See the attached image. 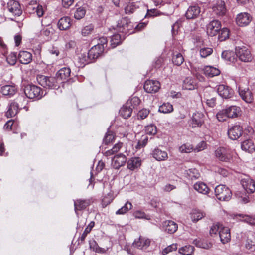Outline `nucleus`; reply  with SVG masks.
Here are the masks:
<instances>
[{
    "mask_svg": "<svg viewBox=\"0 0 255 255\" xmlns=\"http://www.w3.org/2000/svg\"><path fill=\"white\" fill-rule=\"evenodd\" d=\"M220 31L218 39L220 41H223L229 37V30L228 28H224L222 29H221Z\"/></svg>",
    "mask_w": 255,
    "mask_h": 255,
    "instance_id": "obj_58",
    "label": "nucleus"
},
{
    "mask_svg": "<svg viewBox=\"0 0 255 255\" xmlns=\"http://www.w3.org/2000/svg\"><path fill=\"white\" fill-rule=\"evenodd\" d=\"M158 111L162 113H169L173 111V107L172 105L169 103H164L159 107Z\"/></svg>",
    "mask_w": 255,
    "mask_h": 255,
    "instance_id": "obj_46",
    "label": "nucleus"
},
{
    "mask_svg": "<svg viewBox=\"0 0 255 255\" xmlns=\"http://www.w3.org/2000/svg\"><path fill=\"white\" fill-rule=\"evenodd\" d=\"M37 80L41 86L45 88L57 89L59 86L57 79L53 77L39 75L37 77Z\"/></svg>",
    "mask_w": 255,
    "mask_h": 255,
    "instance_id": "obj_1",
    "label": "nucleus"
},
{
    "mask_svg": "<svg viewBox=\"0 0 255 255\" xmlns=\"http://www.w3.org/2000/svg\"><path fill=\"white\" fill-rule=\"evenodd\" d=\"M193 188L198 192L207 194L209 192L210 189L207 185L203 182H197L193 185Z\"/></svg>",
    "mask_w": 255,
    "mask_h": 255,
    "instance_id": "obj_33",
    "label": "nucleus"
},
{
    "mask_svg": "<svg viewBox=\"0 0 255 255\" xmlns=\"http://www.w3.org/2000/svg\"><path fill=\"white\" fill-rule=\"evenodd\" d=\"M221 57L228 62H233L235 60V53L232 51H224L222 53Z\"/></svg>",
    "mask_w": 255,
    "mask_h": 255,
    "instance_id": "obj_42",
    "label": "nucleus"
},
{
    "mask_svg": "<svg viewBox=\"0 0 255 255\" xmlns=\"http://www.w3.org/2000/svg\"><path fill=\"white\" fill-rule=\"evenodd\" d=\"M187 177L189 180H194L198 179L200 174L197 170L190 169L187 171Z\"/></svg>",
    "mask_w": 255,
    "mask_h": 255,
    "instance_id": "obj_50",
    "label": "nucleus"
},
{
    "mask_svg": "<svg viewBox=\"0 0 255 255\" xmlns=\"http://www.w3.org/2000/svg\"><path fill=\"white\" fill-rule=\"evenodd\" d=\"M94 28V25L92 24L85 26L82 29L81 34L83 36L89 35L93 32Z\"/></svg>",
    "mask_w": 255,
    "mask_h": 255,
    "instance_id": "obj_59",
    "label": "nucleus"
},
{
    "mask_svg": "<svg viewBox=\"0 0 255 255\" xmlns=\"http://www.w3.org/2000/svg\"><path fill=\"white\" fill-rule=\"evenodd\" d=\"M150 110L147 109H142L139 110L137 114L138 120H143L149 114Z\"/></svg>",
    "mask_w": 255,
    "mask_h": 255,
    "instance_id": "obj_63",
    "label": "nucleus"
},
{
    "mask_svg": "<svg viewBox=\"0 0 255 255\" xmlns=\"http://www.w3.org/2000/svg\"><path fill=\"white\" fill-rule=\"evenodd\" d=\"M86 13V9L84 7H80L76 9L74 13V18L79 20L83 18Z\"/></svg>",
    "mask_w": 255,
    "mask_h": 255,
    "instance_id": "obj_53",
    "label": "nucleus"
},
{
    "mask_svg": "<svg viewBox=\"0 0 255 255\" xmlns=\"http://www.w3.org/2000/svg\"><path fill=\"white\" fill-rule=\"evenodd\" d=\"M194 147L190 143H185L179 147V151L181 153H189L194 152Z\"/></svg>",
    "mask_w": 255,
    "mask_h": 255,
    "instance_id": "obj_41",
    "label": "nucleus"
},
{
    "mask_svg": "<svg viewBox=\"0 0 255 255\" xmlns=\"http://www.w3.org/2000/svg\"><path fill=\"white\" fill-rule=\"evenodd\" d=\"M13 102L15 103V104L16 105L20 110L23 109L26 111L28 110L27 105L29 101L25 95H19Z\"/></svg>",
    "mask_w": 255,
    "mask_h": 255,
    "instance_id": "obj_21",
    "label": "nucleus"
},
{
    "mask_svg": "<svg viewBox=\"0 0 255 255\" xmlns=\"http://www.w3.org/2000/svg\"><path fill=\"white\" fill-rule=\"evenodd\" d=\"M19 109L13 101L9 104L5 115L7 118H11L16 116L19 111Z\"/></svg>",
    "mask_w": 255,
    "mask_h": 255,
    "instance_id": "obj_34",
    "label": "nucleus"
},
{
    "mask_svg": "<svg viewBox=\"0 0 255 255\" xmlns=\"http://www.w3.org/2000/svg\"><path fill=\"white\" fill-rule=\"evenodd\" d=\"M151 240L146 237L140 236L134 240L133 246L140 250L146 249L150 245Z\"/></svg>",
    "mask_w": 255,
    "mask_h": 255,
    "instance_id": "obj_12",
    "label": "nucleus"
},
{
    "mask_svg": "<svg viewBox=\"0 0 255 255\" xmlns=\"http://www.w3.org/2000/svg\"><path fill=\"white\" fill-rule=\"evenodd\" d=\"M145 131L147 134L154 135L157 133V127L155 125L150 124L145 127Z\"/></svg>",
    "mask_w": 255,
    "mask_h": 255,
    "instance_id": "obj_52",
    "label": "nucleus"
},
{
    "mask_svg": "<svg viewBox=\"0 0 255 255\" xmlns=\"http://www.w3.org/2000/svg\"><path fill=\"white\" fill-rule=\"evenodd\" d=\"M221 28V22L217 20H213L206 26V32L210 36H214L219 33Z\"/></svg>",
    "mask_w": 255,
    "mask_h": 255,
    "instance_id": "obj_9",
    "label": "nucleus"
},
{
    "mask_svg": "<svg viewBox=\"0 0 255 255\" xmlns=\"http://www.w3.org/2000/svg\"><path fill=\"white\" fill-rule=\"evenodd\" d=\"M219 234L221 242L223 244H226L230 241V230L228 227L223 226L221 228Z\"/></svg>",
    "mask_w": 255,
    "mask_h": 255,
    "instance_id": "obj_25",
    "label": "nucleus"
},
{
    "mask_svg": "<svg viewBox=\"0 0 255 255\" xmlns=\"http://www.w3.org/2000/svg\"><path fill=\"white\" fill-rule=\"evenodd\" d=\"M8 11L13 15L19 16L22 13L21 6L18 1L9 0L7 3Z\"/></svg>",
    "mask_w": 255,
    "mask_h": 255,
    "instance_id": "obj_7",
    "label": "nucleus"
},
{
    "mask_svg": "<svg viewBox=\"0 0 255 255\" xmlns=\"http://www.w3.org/2000/svg\"><path fill=\"white\" fill-rule=\"evenodd\" d=\"M199 52L201 57L206 58L212 53L213 49L210 47H203L200 49Z\"/></svg>",
    "mask_w": 255,
    "mask_h": 255,
    "instance_id": "obj_62",
    "label": "nucleus"
},
{
    "mask_svg": "<svg viewBox=\"0 0 255 255\" xmlns=\"http://www.w3.org/2000/svg\"><path fill=\"white\" fill-rule=\"evenodd\" d=\"M142 161L139 157H132L127 161V168L131 171L138 169L141 165Z\"/></svg>",
    "mask_w": 255,
    "mask_h": 255,
    "instance_id": "obj_23",
    "label": "nucleus"
},
{
    "mask_svg": "<svg viewBox=\"0 0 255 255\" xmlns=\"http://www.w3.org/2000/svg\"><path fill=\"white\" fill-rule=\"evenodd\" d=\"M239 93L241 98L246 103H251L254 100V94L249 88H239Z\"/></svg>",
    "mask_w": 255,
    "mask_h": 255,
    "instance_id": "obj_14",
    "label": "nucleus"
},
{
    "mask_svg": "<svg viewBox=\"0 0 255 255\" xmlns=\"http://www.w3.org/2000/svg\"><path fill=\"white\" fill-rule=\"evenodd\" d=\"M207 143L204 141H201L197 144L195 147H194V152H198L201 151L207 148Z\"/></svg>",
    "mask_w": 255,
    "mask_h": 255,
    "instance_id": "obj_64",
    "label": "nucleus"
},
{
    "mask_svg": "<svg viewBox=\"0 0 255 255\" xmlns=\"http://www.w3.org/2000/svg\"><path fill=\"white\" fill-rule=\"evenodd\" d=\"M114 198L113 193L110 192L105 194L102 200V203L103 207H106L107 205L111 203Z\"/></svg>",
    "mask_w": 255,
    "mask_h": 255,
    "instance_id": "obj_49",
    "label": "nucleus"
},
{
    "mask_svg": "<svg viewBox=\"0 0 255 255\" xmlns=\"http://www.w3.org/2000/svg\"><path fill=\"white\" fill-rule=\"evenodd\" d=\"M71 20L69 17L61 18L58 22V26L61 30H66L71 26Z\"/></svg>",
    "mask_w": 255,
    "mask_h": 255,
    "instance_id": "obj_36",
    "label": "nucleus"
},
{
    "mask_svg": "<svg viewBox=\"0 0 255 255\" xmlns=\"http://www.w3.org/2000/svg\"><path fill=\"white\" fill-rule=\"evenodd\" d=\"M218 94L223 98H230L233 95V90L229 87L225 85H220L217 88Z\"/></svg>",
    "mask_w": 255,
    "mask_h": 255,
    "instance_id": "obj_22",
    "label": "nucleus"
},
{
    "mask_svg": "<svg viewBox=\"0 0 255 255\" xmlns=\"http://www.w3.org/2000/svg\"><path fill=\"white\" fill-rule=\"evenodd\" d=\"M242 150L252 153L255 150L254 144L251 139H247L243 141L241 143Z\"/></svg>",
    "mask_w": 255,
    "mask_h": 255,
    "instance_id": "obj_38",
    "label": "nucleus"
},
{
    "mask_svg": "<svg viewBox=\"0 0 255 255\" xmlns=\"http://www.w3.org/2000/svg\"><path fill=\"white\" fill-rule=\"evenodd\" d=\"M133 215L136 219H144L146 220L150 219V216L146 215L144 212L141 210H136L134 211Z\"/></svg>",
    "mask_w": 255,
    "mask_h": 255,
    "instance_id": "obj_60",
    "label": "nucleus"
},
{
    "mask_svg": "<svg viewBox=\"0 0 255 255\" xmlns=\"http://www.w3.org/2000/svg\"><path fill=\"white\" fill-rule=\"evenodd\" d=\"M235 52L237 56L241 61L249 62L252 59L250 50L247 47H237L236 48Z\"/></svg>",
    "mask_w": 255,
    "mask_h": 255,
    "instance_id": "obj_6",
    "label": "nucleus"
},
{
    "mask_svg": "<svg viewBox=\"0 0 255 255\" xmlns=\"http://www.w3.org/2000/svg\"><path fill=\"white\" fill-rule=\"evenodd\" d=\"M118 29L119 31L125 33L134 32V26L129 19L127 17L122 18L118 23Z\"/></svg>",
    "mask_w": 255,
    "mask_h": 255,
    "instance_id": "obj_5",
    "label": "nucleus"
},
{
    "mask_svg": "<svg viewBox=\"0 0 255 255\" xmlns=\"http://www.w3.org/2000/svg\"><path fill=\"white\" fill-rule=\"evenodd\" d=\"M132 112V108L129 105L128 102L124 105L120 110V115L124 119H127L131 116Z\"/></svg>",
    "mask_w": 255,
    "mask_h": 255,
    "instance_id": "obj_32",
    "label": "nucleus"
},
{
    "mask_svg": "<svg viewBox=\"0 0 255 255\" xmlns=\"http://www.w3.org/2000/svg\"><path fill=\"white\" fill-rule=\"evenodd\" d=\"M139 8V6L137 5L136 3H130L125 7V12L127 14H131L133 13Z\"/></svg>",
    "mask_w": 255,
    "mask_h": 255,
    "instance_id": "obj_45",
    "label": "nucleus"
},
{
    "mask_svg": "<svg viewBox=\"0 0 255 255\" xmlns=\"http://www.w3.org/2000/svg\"><path fill=\"white\" fill-rule=\"evenodd\" d=\"M215 194L217 198L220 201H229L232 197L231 190L225 185L220 184L215 188Z\"/></svg>",
    "mask_w": 255,
    "mask_h": 255,
    "instance_id": "obj_2",
    "label": "nucleus"
},
{
    "mask_svg": "<svg viewBox=\"0 0 255 255\" xmlns=\"http://www.w3.org/2000/svg\"><path fill=\"white\" fill-rule=\"evenodd\" d=\"M132 208V205L131 203L129 201H127L123 207L116 211V214L117 215L124 214L128 211L131 209Z\"/></svg>",
    "mask_w": 255,
    "mask_h": 255,
    "instance_id": "obj_47",
    "label": "nucleus"
},
{
    "mask_svg": "<svg viewBox=\"0 0 255 255\" xmlns=\"http://www.w3.org/2000/svg\"><path fill=\"white\" fill-rule=\"evenodd\" d=\"M95 225V222L94 221H91L87 226V227L85 228L84 231L83 232V234H82L80 240L82 241H83L85 240L87 235L88 234H89L92 229L94 227Z\"/></svg>",
    "mask_w": 255,
    "mask_h": 255,
    "instance_id": "obj_57",
    "label": "nucleus"
},
{
    "mask_svg": "<svg viewBox=\"0 0 255 255\" xmlns=\"http://www.w3.org/2000/svg\"><path fill=\"white\" fill-rule=\"evenodd\" d=\"M152 155L157 161H165L168 158L167 153L158 148H156L153 151Z\"/></svg>",
    "mask_w": 255,
    "mask_h": 255,
    "instance_id": "obj_30",
    "label": "nucleus"
},
{
    "mask_svg": "<svg viewBox=\"0 0 255 255\" xmlns=\"http://www.w3.org/2000/svg\"><path fill=\"white\" fill-rule=\"evenodd\" d=\"M114 140L115 136L114 133L111 131H109L106 133L103 142L105 144L108 145L113 142Z\"/></svg>",
    "mask_w": 255,
    "mask_h": 255,
    "instance_id": "obj_55",
    "label": "nucleus"
},
{
    "mask_svg": "<svg viewBox=\"0 0 255 255\" xmlns=\"http://www.w3.org/2000/svg\"><path fill=\"white\" fill-rule=\"evenodd\" d=\"M17 92V87L14 83L0 85V92L2 95L9 98L14 95Z\"/></svg>",
    "mask_w": 255,
    "mask_h": 255,
    "instance_id": "obj_8",
    "label": "nucleus"
},
{
    "mask_svg": "<svg viewBox=\"0 0 255 255\" xmlns=\"http://www.w3.org/2000/svg\"><path fill=\"white\" fill-rule=\"evenodd\" d=\"M71 73V69L69 67H63L60 69L56 74V77L58 83L63 82L67 80Z\"/></svg>",
    "mask_w": 255,
    "mask_h": 255,
    "instance_id": "obj_20",
    "label": "nucleus"
},
{
    "mask_svg": "<svg viewBox=\"0 0 255 255\" xmlns=\"http://www.w3.org/2000/svg\"><path fill=\"white\" fill-rule=\"evenodd\" d=\"M122 146L123 143L122 142L117 143L113 147L112 149L106 151L104 153V155L106 156H109L117 153L120 151Z\"/></svg>",
    "mask_w": 255,
    "mask_h": 255,
    "instance_id": "obj_44",
    "label": "nucleus"
},
{
    "mask_svg": "<svg viewBox=\"0 0 255 255\" xmlns=\"http://www.w3.org/2000/svg\"><path fill=\"white\" fill-rule=\"evenodd\" d=\"M194 252V247L192 246H185L179 250V252L183 255H192Z\"/></svg>",
    "mask_w": 255,
    "mask_h": 255,
    "instance_id": "obj_51",
    "label": "nucleus"
},
{
    "mask_svg": "<svg viewBox=\"0 0 255 255\" xmlns=\"http://www.w3.org/2000/svg\"><path fill=\"white\" fill-rule=\"evenodd\" d=\"M165 231L169 234L175 233L178 229L177 224L171 220L166 221L164 223Z\"/></svg>",
    "mask_w": 255,
    "mask_h": 255,
    "instance_id": "obj_31",
    "label": "nucleus"
},
{
    "mask_svg": "<svg viewBox=\"0 0 255 255\" xmlns=\"http://www.w3.org/2000/svg\"><path fill=\"white\" fill-rule=\"evenodd\" d=\"M241 183L248 193H253L255 192V182L253 179L250 178H244L241 180Z\"/></svg>",
    "mask_w": 255,
    "mask_h": 255,
    "instance_id": "obj_18",
    "label": "nucleus"
},
{
    "mask_svg": "<svg viewBox=\"0 0 255 255\" xmlns=\"http://www.w3.org/2000/svg\"><path fill=\"white\" fill-rule=\"evenodd\" d=\"M104 50V47L102 44H97L90 49L88 53L92 62L103 53Z\"/></svg>",
    "mask_w": 255,
    "mask_h": 255,
    "instance_id": "obj_13",
    "label": "nucleus"
},
{
    "mask_svg": "<svg viewBox=\"0 0 255 255\" xmlns=\"http://www.w3.org/2000/svg\"><path fill=\"white\" fill-rule=\"evenodd\" d=\"M93 202L92 198L74 200V205L75 212L77 213L78 210H82L85 209L91 205Z\"/></svg>",
    "mask_w": 255,
    "mask_h": 255,
    "instance_id": "obj_16",
    "label": "nucleus"
},
{
    "mask_svg": "<svg viewBox=\"0 0 255 255\" xmlns=\"http://www.w3.org/2000/svg\"><path fill=\"white\" fill-rule=\"evenodd\" d=\"M18 58L21 63L27 64L30 63L32 60V54L28 51H22L19 53Z\"/></svg>",
    "mask_w": 255,
    "mask_h": 255,
    "instance_id": "obj_28",
    "label": "nucleus"
},
{
    "mask_svg": "<svg viewBox=\"0 0 255 255\" xmlns=\"http://www.w3.org/2000/svg\"><path fill=\"white\" fill-rule=\"evenodd\" d=\"M206 215V214L199 210L195 209L191 213V218L193 222H196L202 219Z\"/></svg>",
    "mask_w": 255,
    "mask_h": 255,
    "instance_id": "obj_40",
    "label": "nucleus"
},
{
    "mask_svg": "<svg viewBox=\"0 0 255 255\" xmlns=\"http://www.w3.org/2000/svg\"><path fill=\"white\" fill-rule=\"evenodd\" d=\"M127 162V158L123 154L115 155L112 160V166L115 169H118L124 166Z\"/></svg>",
    "mask_w": 255,
    "mask_h": 255,
    "instance_id": "obj_19",
    "label": "nucleus"
},
{
    "mask_svg": "<svg viewBox=\"0 0 255 255\" xmlns=\"http://www.w3.org/2000/svg\"><path fill=\"white\" fill-rule=\"evenodd\" d=\"M234 218L244 221L251 225H255V216H249L243 214H237L234 215Z\"/></svg>",
    "mask_w": 255,
    "mask_h": 255,
    "instance_id": "obj_37",
    "label": "nucleus"
},
{
    "mask_svg": "<svg viewBox=\"0 0 255 255\" xmlns=\"http://www.w3.org/2000/svg\"><path fill=\"white\" fill-rule=\"evenodd\" d=\"M204 122V114L201 112H197L193 114L190 125L192 128L200 127Z\"/></svg>",
    "mask_w": 255,
    "mask_h": 255,
    "instance_id": "obj_17",
    "label": "nucleus"
},
{
    "mask_svg": "<svg viewBox=\"0 0 255 255\" xmlns=\"http://www.w3.org/2000/svg\"><path fill=\"white\" fill-rule=\"evenodd\" d=\"M214 154L215 157L220 161L230 162L232 160L233 151L229 148L219 147L215 150Z\"/></svg>",
    "mask_w": 255,
    "mask_h": 255,
    "instance_id": "obj_3",
    "label": "nucleus"
},
{
    "mask_svg": "<svg viewBox=\"0 0 255 255\" xmlns=\"http://www.w3.org/2000/svg\"><path fill=\"white\" fill-rule=\"evenodd\" d=\"M160 86V83L158 81L148 80L144 83V89L147 93H155L159 91Z\"/></svg>",
    "mask_w": 255,
    "mask_h": 255,
    "instance_id": "obj_10",
    "label": "nucleus"
},
{
    "mask_svg": "<svg viewBox=\"0 0 255 255\" xmlns=\"http://www.w3.org/2000/svg\"><path fill=\"white\" fill-rule=\"evenodd\" d=\"M203 72L205 75L209 77L218 76L220 74V70L215 67L211 66H206L203 69Z\"/></svg>",
    "mask_w": 255,
    "mask_h": 255,
    "instance_id": "obj_35",
    "label": "nucleus"
},
{
    "mask_svg": "<svg viewBox=\"0 0 255 255\" xmlns=\"http://www.w3.org/2000/svg\"><path fill=\"white\" fill-rule=\"evenodd\" d=\"M35 2V1H31L29 5L27 6V8L28 9H32L33 10H35L37 16L39 17H40L43 16L44 13L43 7L41 5H38L36 3H35L36 6L32 7L33 3H34Z\"/></svg>",
    "mask_w": 255,
    "mask_h": 255,
    "instance_id": "obj_43",
    "label": "nucleus"
},
{
    "mask_svg": "<svg viewBox=\"0 0 255 255\" xmlns=\"http://www.w3.org/2000/svg\"><path fill=\"white\" fill-rule=\"evenodd\" d=\"M229 118H234L240 115L241 108L236 106H231L225 108Z\"/></svg>",
    "mask_w": 255,
    "mask_h": 255,
    "instance_id": "obj_29",
    "label": "nucleus"
},
{
    "mask_svg": "<svg viewBox=\"0 0 255 255\" xmlns=\"http://www.w3.org/2000/svg\"><path fill=\"white\" fill-rule=\"evenodd\" d=\"M111 45L112 48H115L121 42V37L119 34H116L112 36L111 40Z\"/></svg>",
    "mask_w": 255,
    "mask_h": 255,
    "instance_id": "obj_56",
    "label": "nucleus"
},
{
    "mask_svg": "<svg viewBox=\"0 0 255 255\" xmlns=\"http://www.w3.org/2000/svg\"><path fill=\"white\" fill-rule=\"evenodd\" d=\"M252 17L247 12H242L237 15L236 21L237 24L241 27L247 26L251 21Z\"/></svg>",
    "mask_w": 255,
    "mask_h": 255,
    "instance_id": "obj_11",
    "label": "nucleus"
},
{
    "mask_svg": "<svg viewBox=\"0 0 255 255\" xmlns=\"http://www.w3.org/2000/svg\"><path fill=\"white\" fill-rule=\"evenodd\" d=\"M196 83L194 79L191 77L186 78L183 81V88L186 90H193L196 88Z\"/></svg>",
    "mask_w": 255,
    "mask_h": 255,
    "instance_id": "obj_39",
    "label": "nucleus"
},
{
    "mask_svg": "<svg viewBox=\"0 0 255 255\" xmlns=\"http://www.w3.org/2000/svg\"><path fill=\"white\" fill-rule=\"evenodd\" d=\"M25 96L28 99H40L43 96L42 89L34 85H28L24 89Z\"/></svg>",
    "mask_w": 255,
    "mask_h": 255,
    "instance_id": "obj_4",
    "label": "nucleus"
},
{
    "mask_svg": "<svg viewBox=\"0 0 255 255\" xmlns=\"http://www.w3.org/2000/svg\"><path fill=\"white\" fill-rule=\"evenodd\" d=\"M6 61L9 65L13 66L15 65L17 61L16 53L11 52L6 57Z\"/></svg>",
    "mask_w": 255,
    "mask_h": 255,
    "instance_id": "obj_61",
    "label": "nucleus"
},
{
    "mask_svg": "<svg viewBox=\"0 0 255 255\" xmlns=\"http://www.w3.org/2000/svg\"><path fill=\"white\" fill-rule=\"evenodd\" d=\"M92 62V61L89 56L88 53L85 52L79 54L77 63V65L79 67H83L86 64Z\"/></svg>",
    "mask_w": 255,
    "mask_h": 255,
    "instance_id": "obj_27",
    "label": "nucleus"
},
{
    "mask_svg": "<svg viewBox=\"0 0 255 255\" xmlns=\"http://www.w3.org/2000/svg\"><path fill=\"white\" fill-rule=\"evenodd\" d=\"M172 62L176 66L181 65L184 61L183 56L181 53H174L172 57Z\"/></svg>",
    "mask_w": 255,
    "mask_h": 255,
    "instance_id": "obj_48",
    "label": "nucleus"
},
{
    "mask_svg": "<svg viewBox=\"0 0 255 255\" xmlns=\"http://www.w3.org/2000/svg\"><path fill=\"white\" fill-rule=\"evenodd\" d=\"M212 8L215 13L220 16L224 15L226 11L225 2L222 0H218Z\"/></svg>",
    "mask_w": 255,
    "mask_h": 255,
    "instance_id": "obj_26",
    "label": "nucleus"
},
{
    "mask_svg": "<svg viewBox=\"0 0 255 255\" xmlns=\"http://www.w3.org/2000/svg\"><path fill=\"white\" fill-rule=\"evenodd\" d=\"M217 119L219 121L223 122L229 118L226 109L219 111L216 114Z\"/></svg>",
    "mask_w": 255,
    "mask_h": 255,
    "instance_id": "obj_54",
    "label": "nucleus"
},
{
    "mask_svg": "<svg viewBox=\"0 0 255 255\" xmlns=\"http://www.w3.org/2000/svg\"><path fill=\"white\" fill-rule=\"evenodd\" d=\"M200 12L201 9L198 6H191L187 9L185 16L189 19H195L199 16Z\"/></svg>",
    "mask_w": 255,
    "mask_h": 255,
    "instance_id": "obj_24",
    "label": "nucleus"
},
{
    "mask_svg": "<svg viewBox=\"0 0 255 255\" xmlns=\"http://www.w3.org/2000/svg\"><path fill=\"white\" fill-rule=\"evenodd\" d=\"M243 133V128L239 125H234L230 128L228 130V135L232 140L238 139Z\"/></svg>",
    "mask_w": 255,
    "mask_h": 255,
    "instance_id": "obj_15",
    "label": "nucleus"
}]
</instances>
